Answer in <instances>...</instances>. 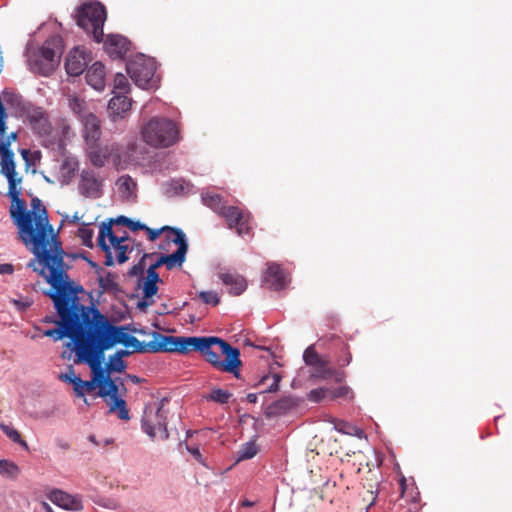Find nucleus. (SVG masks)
<instances>
[{"label": "nucleus", "instance_id": "obj_1", "mask_svg": "<svg viewBox=\"0 0 512 512\" xmlns=\"http://www.w3.org/2000/svg\"><path fill=\"white\" fill-rule=\"evenodd\" d=\"M69 268H49L44 274H39L50 285L47 295L53 300L59 316L57 327L44 331L43 335L55 341L70 338L76 353L90 337L91 312L94 307H87L80 302L78 294L83 292V287L70 279Z\"/></svg>", "mask_w": 512, "mask_h": 512}, {"label": "nucleus", "instance_id": "obj_2", "mask_svg": "<svg viewBox=\"0 0 512 512\" xmlns=\"http://www.w3.org/2000/svg\"><path fill=\"white\" fill-rule=\"evenodd\" d=\"M32 209L29 212H34L35 217L41 215L44 217L42 221L43 235H39L40 228L34 230V250L35 257L28 263V267L38 274H44L49 268L65 267L69 266L64 258L67 255L63 249L62 242L58 236V233L54 231L53 226L49 223L48 212L41 200L33 198L31 200Z\"/></svg>", "mask_w": 512, "mask_h": 512}, {"label": "nucleus", "instance_id": "obj_3", "mask_svg": "<svg viewBox=\"0 0 512 512\" xmlns=\"http://www.w3.org/2000/svg\"><path fill=\"white\" fill-rule=\"evenodd\" d=\"M22 117L45 148L64 151L67 141L73 136L72 127L66 119H59L52 125L48 112L42 107L24 105Z\"/></svg>", "mask_w": 512, "mask_h": 512}, {"label": "nucleus", "instance_id": "obj_4", "mask_svg": "<svg viewBox=\"0 0 512 512\" xmlns=\"http://www.w3.org/2000/svg\"><path fill=\"white\" fill-rule=\"evenodd\" d=\"M92 313V326L89 334L98 343L99 351H106L116 344L131 348V352H149L150 342H141L126 332L125 326H115L97 308Z\"/></svg>", "mask_w": 512, "mask_h": 512}, {"label": "nucleus", "instance_id": "obj_5", "mask_svg": "<svg viewBox=\"0 0 512 512\" xmlns=\"http://www.w3.org/2000/svg\"><path fill=\"white\" fill-rule=\"evenodd\" d=\"M18 186L19 185H8V196L12 201L9 212L13 223L18 229V239L35 256L34 230L32 224H34L36 229L40 228L39 235H43L42 221L44 217L38 215L35 218V213L27 210L25 200L20 198L21 188ZM37 233H39V231Z\"/></svg>", "mask_w": 512, "mask_h": 512}, {"label": "nucleus", "instance_id": "obj_6", "mask_svg": "<svg viewBox=\"0 0 512 512\" xmlns=\"http://www.w3.org/2000/svg\"><path fill=\"white\" fill-rule=\"evenodd\" d=\"M205 340L207 345L200 350L205 360L215 369L239 377V370L242 366L239 349L232 347L228 342L218 337H205Z\"/></svg>", "mask_w": 512, "mask_h": 512}, {"label": "nucleus", "instance_id": "obj_7", "mask_svg": "<svg viewBox=\"0 0 512 512\" xmlns=\"http://www.w3.org/2000/svg\"><path fill=\"white\" fill-rule=\"evenodd\" d=\"M61 54V38L58 36L50 37L41 47L28 50V67L33 73L49 76L58 67Z\"/></svg>", "mask_w": 512, "mask_h": 512}, {"label": "nucleus", "instance_id": "obj_8", "mask_svg": "<svg viewBox=\"0 0 512 512\" xmlns=\"http://www.w3.org/2000/svg\"><path fill=\"white\" fill-rule=\"evenodd\" d=\"M142 138L155 148H168L180 140V129L171 119L153 117L142 127Z\"/></svg>", "mask_w": 512, "mask_h": 512}, {"label": "nucleus", "instance_id": "obj_9", "mask_svg": "<svg viewBox=\"0 0 512 512\" xmlns=\"http://www.w3.org/2000/svg\"><path fill=\"white\" fill-rule=\"evenodd\" d=\"M106 19V9L99 1L86 2L77 9V25L92 35L97 43L104 41L103 26Z\"/></svg>", "mask_w": 512, "mask_h": 512}, {"label": "nucleus", "instance_id": "obj_10", "mask_svg": "<svg viewBox=\"0 0 512 512\" xmlns=\"http://www.w3.org/2000/svg\"><path fill=\"white\" fill-rule=\"evenodd\" d=\"M168 403L166 398L159 401L149 403L145 406L142 416V429L151 438L159 435L160 439L167 440L169 432L167 429V416L169 411L165 409Z\"/></svg>", "mask_w": 512, "mask_h": 512}, {"label": "nucleus", "instance_id": "obj_11", "mask_svg": "<svg viewBox=\"0 0 512 512\" xmlns=\"http://www.w3.org/2000/svg\"><path fill=\"white\" fill-rule=\"evenodd\" d=\"M156 62L144 55H137L126 65V71L131 80L142 89H156L159 78L155 75Z\"/></svg>", "mask_w": 512, "mask_h": 512}, {"label": "nucleus", "instance_id": "obj_12", "mask_svg": "<svg viewBox=\"0 0 512 512\" xmlns=\"http://www.w3.org/2000/svg\"><path fill=\"white\" fill-rule=\"evenodd\" d=\"M104 352L105 351H99L98 343L90 336L80 349H78L74 360L76 364H88L93 374L92 381H95L98 387L109 378L106 370L102 367Z\"/></svg>", "mask_w": 512, "mask_h": 512}, {"label": "nucleus", "instance_id": "obj_13", "mask_svg": "<svg viewBox=\"0 0 512 512\" xmlns=\"http://www.w3.org/2000/svg\"><path fill=\"white\" fill-rule=\"evenodd\" d=\"M223 217L230 229H235L239 236L249 235L252 230L251 226V214L248 211H244L238 206H228L227 209L222 212Z\"/></svg>", "mask_w": 512, "mask_h": 512}, {"label": "nucleus", "instance_id": "obj_14", "mask_svg": "<svg viewBox=\"0 0 512 512\" xmlns=\"http://www.w3.org/2000/svg\"><path fill=\"white\" fill-rule=\"evenodd\" d=\"M145 231L150 241H155L161 234H164L163 241L159 245V248L166 252L170 251L172 244L180 245L187 243L185 233L179 228L163 226L159 229H152L146 226Z\"/></svg>", "mask_w": 512, "mask_h": 512}, {"label": "nucleus", "instance_id": "obj_15", "mask_svg": "<svg viewBox=\"0 0 512 512\" xmlns=\"http://www.w3.org/2000/svg\"><path fill=\"white\" fill-rule=\"evenodd\" d=\"M113 219H110L108 222H103L100 225L99 235L97 239L98 247L105 253V261L104 264L106 266L114 265V258L112 252L110 250V245L106 243V238L109 239L110 244L121 245L124 244L125 241L128 240L127 235L116 236L112 230Z\"/></svg>", "mask_w": 512, "mask_h": 512}, {"label": "nucleus", "instance_id": "obj_16", "mask_svg": "<svg viewBox=\"0 0 512 512\" xmlns=\"http://www.w3.org/2000/svg\"><path fill=\"white\" fill-rule=\"evenodd\" d=\"M1 173L7 178L8 185H20L22 177L16 172L14 153L10 149L9 141L0 142Z\"/></svg>", "mask_w": 512, "mask_h": 512}, {"label": "nucleus", "instance_id": "obj_17", "mask_svg": "<svg viewBox=\"0 0 512 512\" xmlns=\"http://www.w3.org/2000/svg\"><path fill=\"white\" fill-rule=\"evenodd\" d=\"M78 188L84 197L97 199L103 194V180L93 170L84 169L80 174Z\"/></svg>", "mask_w": 512, "mask_h": 512}, {"label": "nucleus", "instance_id": "obj_18", "mask_svg": "<svg viewBox=\"0 0 512 512\" xmlns=\"http://www.w3.org/2000/svg\"><path fill=\"white\" fill-rule=\"evenodd\" d=\"M177 249L171 254L161 255L157 261L151 264L147 273L155 276H159L157 269L162 265H165L168 270H172L175 267H181L186 260V254L188 251V243L176 245Z\"/></svg>", "mask_w": 512, "mask_h": 512}, {"label": "nucleus", "instance_id": "obj_19", "mask_svg": "<svg viewBox=\"0 0 512 512\" xmlns=\"http://www.w3.org/2000/svg\"><path fill=\"white\" fill-rule=\"evenodd\" d=\"M86 153L92 165L97 168L103 167L114 155L119 157L118 148L115 144L100 145L98 142H94L87 145Z\"/></svg>", "mask_w": 512, "mask_h": 512}, {"label": "nucleus", "instance_id": "obj_20", "mask_svg": "<svg viewBox=\"0 0 512 512\" xmlns=\"http://www.w3.org/2000/svg\"><path fill=\"white\" fill-rule=\"evenodd\" d=\"M48 498L52 503L65 510L81 511L83 509L80 495H72L60 489H53L48 494Z\"/></svg>", "mask_w": 512, "mask_h": 512}, {"label": "nucleus", "instance_id": "obj_21", "mask_svg": "<svg viewBox=\"0 0 512 512\" xmlns=\"http://www.w3.org/2000/svg\"><path fill=\"white\" fill-rule=\"evenodd\" d=\"M264 281L269 284L272 290L280 291L289 283V279L282 267L274 262L267 264Z\"/></svg>", "mask_w": 512, "mask_h": 512}, {"label": "nucleus", "instance_id": "obj_22", "mask_svg": "<svg viewBox=\"0 0 512 512\" xmlns=\"http://www.w3.org/2000/svg\"><path fill=\"white\" fill-rule=\"evenodd\" d=\"M150 353L157 352H178L179 336H166L158 332H153V340L150 341Z\"/></svg>", "mask_w": 512, "mask_h": 512}, {"label": "nucleus", "instance_id": "obj_23", "mask_svg": "<svg viewBox=\"0 0 512 512\" xmlns=\"http://www.w3.org/2000/svg\"><path fill=\"white\" fill-rule=\"evenodd\" d=\"M130 42L122 35L109 34L104 41V47L106 52L112 58H122L129 50Z\"/></svg>", "mask_w": 512, "mask_h": 512}, {"label": "nucleus", "instance_id": "obj_24", "mask_svg": "<svg viewBox=\"0 0 512 512\" xmlns=\"http://www.w3.org/2000/svg\"><path fill=\"white\" fill-rule=\"evenodd\" d=\"M87 63L88 60L86 53L78 48H75L69 52L66 58L65 68L69 75L79 76L86 69Z\"/></svg>", "mask_w": 512, "mask_h": 512}, {"label": "nucleus", "instance_id": "obj_25", "mask_svg": "<svg viewBox=\"0 0 512 512\" xmlns=\"http://www.w3.org/2000/svg\"><path fill=\"white\" fill-rule=\"evenodd\" d=\"M84 126L83 137L86 145L99 142L101 137V123L99 118L93 113H89L82 118Z\"/></svg>", "mask_w": 512, "mask_h": 512}, {"label": "nucleus", "instance_id": "obj_26", "mask_svg": "<svg viewBox=\"0 0 512 512\" xmlns=\"http://www.w3.org/2000/svg\"><path fill=\"white\" fill-rule=\"evenodd\" d=\"M105 67L101 62H95L86 72V81L95 90L102 91L105 88Z\"/></svg>", "mask_w": 512, "mask_h": 512}, {"label": "nucleus", "instance_id": "obj_27", "mask_svg": "<svg viewBox=\"0 0 512 512\" xmlns=\"http://www.w3.org/2000/svg\"><path fill=\"white\" fill-rule=\"evenodd\" d=\"M132 101L124 94L115 95L110 99L108 109L114 121L117 118H122L123 115L131 108Z\"/></svg>", "mask_w": 512, "mask_h": 512}, {"label": "nucleus", "instance_id": "obj_28", "mask_svg": "<svg viewBox=\"0 0 512 512\" xmlns=\"http://www.w3.org/2000/svg\"><path fill=\"white\" fill-rule=\"evenodd\" d=\"M329 363L330 361L328 359L324 358L321 360V364L313 367L314 372L311 374V377L321 380L334 378L336 382H342L345 377V373L329 367Z\"/></svg>", "mask_w": 512, "mask_h": 512}, {"label": "nucleus", "instance_id": "obj_29", "mask_svg": "<svg viewBox=\"0 0 512 512\" xmlns=\"http://www.w3.org/2000/svg\"><path fill=\"white\" fill-rule=\"evenodd\" d=\"M219 278L225 286L229 287V293L233 295L242 294L247 288L246 279L239 274L220 273Z\"/></svg>", "mask_w": 512, "mask_h": 512}, {"label": "nucleus", "instance_id": "obj_30", "mask_svg": "<svg viewBox=\"0 0 512 512\" xmlns=\"http://www.w3.org/2000/svg\"><path fill=\"white\" fill-rule=\"evenodd\" d=\"M295 406L292 397H283L268 405L265 409V415L269 418L283 415Z\"/></svg>", "mask_w": 512, "mask_h": 512}, {"label": "nucleus", "instance_id": "obj_31", "mask_svg": "<svg viewBox=\"0 0 512 512\" xmlns=\"http://www.w3.org/2000/svg\"><path fill=\"white\" fill-rule=\"evenodd\" d=\"M205 337H182L179 336V353L187 354L191 351L200 352L206 347Z\"/></svg>", "mask_w": 512, "mask_h": 512}, {"label": "nucleus", "instance_id": "obj_32", "mask_svg": "<svg viewBox=\"0 0 512 512\" xmlns=\"http://www.w3.org/2000/svg\"><path fill=\"white\" fill-rule=\"evenodd\" d=\"M202 200L206 206L211 208L214 212H216L218 215H222V212H224L228 205L223 200V198L219 194L214 193H205L202 196Z\"/></svg>", "mask_w": 512, "mask_h": 512}, {"label": "nucleus", "instance_id": "obj_33", "mask_svg": "<svg viewBox=\"0 0 512 512\" xmlns=\"http://www.w3.org/2000/svg\"><path fill=\"white\" fill-rule=\"evenodd\" d=\"M161 281L162 280L160 276H155L147 273L146 277L142 280V283L140 284L143 292V298L149 299L153 297L158 291L157 283Z\"/></svg>", "mask_w": 512, "mask_h": 512}, {"label": "nucleus", "instance_id": "obj_34", "mask_svg": "<svg viewBox=\"0 0 512 512\" xmlns=\"http://www.w3.org/2000/svg\"><path fill=\"white\" fill-rule=\"evenodd\" d=\"M98 395L103 398L109 397L107 403L113 402L115 398H120L118 395V385L116 384V381L109 377L105 383L99 386Z\"/></svg>", "mask_w": 512, "mask_h": 512}, {"label": "nucleus", "instance_id": "obj_35", "mask_svg": "<svg viewBox=\"0 0 512 512\" xmlns=\"http://www.w3.org/2000/svg\"><path fill=\"white\" fill-rule=\"evenodd\" d=\"M271 380V384L264 388L261 393H273L279 390V383L281 381V376L277 373L274 374H266L262 376L259 381L254 385L255 388H260L263 385H266V382Z\"/></svg>", "mask_w": 512, "mask_h": 512}, {"label": "nucleus", "instance_id": "obj_36", "mask_svg": "<svg viewBox=\"0 0 512 512\" xmlns=\"http://www.w3.org/2000/svg\"><path fill=\"white\" fill-rule=\"evenodd\" d=\"M335 429L346 435L355 436L359 439L364 437V430L358 426L346 421H338L335 423Z\"/></svg>", "mask_w": 512, "mask_h": 512}, {"label": "nucleus", "instance_id": "obj_37", "mask_svg": "<svg viewBox=\"0 0 512 512\" xmlns=\"http://www.w3.org/2000/svg\"><path fill=\"white\" fill-rule=\"evenodd\" d=\"M109 413H118L121 420H129V410L127 409L126 401L123 398H115L113 402H108Z\"/></svg>", "mask_w": 512, "mask_h": 512}, {"label": "nucleus", "instance_id": "obj_38", "mask_svg": "<svg viewBox=\"0 0 512 512\" xmlns=\"http://www.w3.org/2000/svg\"><path fill=\"white\" fill-rule=\"evenodd\" d=\"M116 184L119 191L124 193L126 196L132 195L137 187V183L129 175H123L119 177Z\"/></svg>", "mask_w": 512, "mask_h": 512}, {"label": "nucleus", "instance_id": "obj_39", "mask_svg": "<svg viewBox=\"0 0 512 512\" xmlns=\"http://www.w3.org/2000/svg\"><path fill=\"white\" fill-rule=\"evenodd\" d=\"M98 282L100 287V293L111 292L117 290V283L115 282L114 275L107 272L106 275L99 273Z\"/></svg>", "mask_w": 512, "mask_h": 512}, {"label": "nucleus", "instance_id": "obj_40", "mask_svg": "<svg viewBox=\"0 0 512 512\" xmlns=\"http://www.w3.org/2000/svg\"><path fill=\"white\" fill-rule=\"evenodd\" d=\"M19 467L12 461L0 460V474L4 477L16 478L19 474Z\"/></svg>", "mask_w": 512, "mask_h": 512}, {"label": "nucleus", "instance_id": "obj_41", "mask_svg": "<svg viewBox=\"0 0 512 512\" xmlns=\"http://www.w3.org/2000/svg\"><path fill=\"white\" fill-rule=\"evenodd\" d=\"M0 429L1 431L6 435L8 436L13 442L15 443H18L20 444L21 446H23L25 449L28 448V445L26 443V441H24L22 438H21V435L20 433L14 429L12 426L8 425V424H4V423H0Z\"/></svg>", "mask_w": 512, "mask_h": 512}, {"label": "nucleus", "instance_id": "obj_42", "mask_svg": "<svg viewBox=\"0 0 512 512\" xmlns=\"http://www.w3.org/2000/svg\"><path fill=\"white\" fill-rule=\"evenodd\" d=\"M77 236L81 239V242L84 246L93 248L94 231L89 227L88 224H82V226L78 229Z\"/></svg>", "mask_w": 512, "mask_h": 512}, {"label": "nucleus", "instance_id": "obj_43", "mask_svg": "<svg viewBox=\"0 0 512 512\" xmlns=\"http://www.w3.org/2000/svg\"><path fill=\"white\" fill-rule=\"evenodd\" d=\"M95 381H84L80 377L79 379H76L75 383V393L79 397H83L85 393H91L96 389Z\"/></svg>", "mask_w": 512, "mask_h": 512}, {"label": "nucleus", "instance_id": "obj_44", "mask_svg": "<svg viewBox=\"0 0 512 512\" xmlns=\"http://www.w3.org/2000/svg\"><path fill=\"white\" fill-rule=\"evenodd\" d=\"M329 400H336L339 398L352 399L353 392L348 386H340L337 388H329Z\"/></svg>", "mask_w": 512, "mask_h": 512}, {"label": "nucleus", "instance_id": "obj_45", "mask_svg": "<svg viewBox=\"0 0 512 512\" xmlns=\"http://www.w3.org/2000/svg\"><path fill=\"white\" fill-rule=\"evenodd\" d=\"M303 359L306 365L315 367L318 364H321V360L324 358L320 356L313 346H309L303 354Z\"/></svg>", "mask_w": 512, "mask_h": 512}, {"label": "nucleus", "instance_id": "obj_46", "mask_svg": "<svg viewBox=\"0 0 512 512\" xmlns=\"http://www.w3.org/2000/svg\"><path fill=\"white\" fill-rule=\"evenodd\" d=\"M258 453V446L255 442L245 443L239 450L238 460H247L253 458Z\"/></svg>", "mask_w": 512, "mask_h": 512}, {"label": "nucleus", "instance_id": "obj_47", "mask_svg": "<svg viewBox=\"0 0 512 512\" xmlns=\"http://www.w3.org/2000/svg\"><path fill=\"white\" fill-rule=\"evenodd\" d=\"M231 397V393H229L227 390H223L221 388L213 389L208 397L206 399L214 401L216 403L220 404H226L229 402V399Z\"/></svg>", "mask_w": 512, "mask_h": 512}, {"label": "nucleus", "instance_id": "obj_48", "mask_svg": "<svg viewBox=\"0 0 512 512\" xmlns=\"http://www.w3.org/2000/svg\"><path fill=\"white\" fill-rule=\"evenodd\" d=\"M328 392H329V388H326V387H321V388L312 389V390L307 394V399H308L310 402L319 403V402H321L322 400L329 399Z\"/></svg>", "mask_w": 512, "mask_h": 512}, {"label": "nucleus", "instance_id": "obj_49", "mask_svg": "<svg viewBox=\"0 0 512 512\" xmlns=\"http://www.w3.org/2000/svg\"><path fill=\"white\" fill-rule=\"evenodd\" d=\"M126 368V364L123 359L116 357L115 355H111L109 358V362L107 363V370L123 372Z\"/></svg>", "mask_w": 512, "mask_h": 512}, {"label": "nucleus", "instance_id": "obj_50", "mask_svg": "<svg viewBox=\"0 0 512 512\" xmlns=\"http://www.w3.org/2000/svg\"><path fill=\"white\" fill-rule=\"evenodd\" d=\"M129 82L125 75L117 73L114 77V89L120 92L127 93L129 90Z\"/></svg>", "mask_w": 512, "mask_h": 512}, {"label": "nucleus", "instance_id": "obj_51", "mask_svg": "<svg viewBox=\"0 0 512 512\" xmlns=\"http://www.w3.org/2000/svg\"><path fill=\"white\" fill-rule=\"evenodd\" d=\"M199 298L206 304H211L216 306L220 303V298L218 294L214 291H201L199 293Z\"/></svg>", "mask_w": 512, "mask_h": 512}, {"label": "nucleus", "instance_id": "obj_52", "mask_svg": "<svg viewBox=\"0 0 512 512\" xmlns=\"http://www.w3.org/2000/svg\"><path fill=\"white\" fill-rule=\"evenodd\" d=\"M79 162L75 157H67L62 163V170L69 174H74L78 170Z\"/></svg>", "mask_w": 512, "mask_h": 512}, {"label": "nucleus", "instance_id": "obj_53", "mask_svg": "<svg viewBox=\"0 0 512 512\" xmlns=\"http://www.w3.org/2000/svg\"><path fill=\"white\" fill-rule=\"evenodd\" d=\"M110 245V248L113 247L117 253V261L119 264H123L124 262H126L128 260V256H127V251H128V246L126 244H121V245H117V244H109Z\"/></svg>", "mask_w": 512, "mask_h": 512}, {"label": "nucleus", "instance_id": "obj_54", "mask_svg": "<svg viewBox=\"0 0 512 512\" xmlns=\"http://www.w3.org/2000/svg\"><path fill=\"white\" fill-rule=\"evenodd\" d=\"M341 351L343 352V358H338L337 359V363L339 366H347L350 364L351 360H352V355L349 351V347L346 343L344 342H341Z\"/></svg>", "mask_w": 512, "mask_h": 512}, {"label": "nucleus", "instance_id": "obj_55", "mask_svg": "<svg viewBox=\"0 0 512 512\" xmlns=\"http://www.w3.org/2000/svg\"><path fill=\"white\" fill-rule=\"evenodd\" d=\"M11 303L17 308L18 311L24 312L33 304L32 299L24 297L20 299H12Z\"/></svg>", "mask_w": 512, "mask_h": 512}, {"label": "nucleus", "instance_id": "obj_56", "mask_svg": "<svg viewBox=\"0 0 512 512\" xmlns=\"http://www.w3.org/2000/svg\"><path fill=\"white\" fill-rule=\"evenodd\" d=\"M84 105H85L84 101L77 97H73V98L69 99V107L76 114H81L83 112Z\"/></svg>", "mask_w": 512, "mask_h": 512}, {"label": "nucleus", "instance_id": "obj_57", "mask_svg": "<svg viewBox=\"0 0 512 512\" xmlns=\"http://www.w3.org/2000/svg\"><path fill=\"white\" fill-rule=\"evenodd\" d=\"M147 256H148V255H147V254H145V255L143 256V258H142V259H144V258H145V257H147ZM142 261H143V260H141L138 264L134 265V266L130 269L129 274H130L131 276H137V275H139V274H142V273H143L144 266H143V264H142Z\"/></svg>", "mask_w": 512, "mask_h": 512}, {"label": "nucleus", "instance_id": "obj_58", "mask_svg": "<svg viewBox=\"0 0 512 512\" xmlns=\"http://www.w3.org/2000/svg\"><path fill=\"white\" fill-rule=\"evenodd\" d=\"M60 379L66 381V382L72 383L73 384V389L75 390L76 379H79V377L75 376L73 371L71 370L70 373H68V374H62L60 376Z\"/></svg>", "mask_w": 512, "mask_h": 512}, {"label": "nucleus", "instance_id": "obj_59", "mask_svg": "<svg viewBox=\"0 0 512 512\" xmlns=\"http://www.w3.org/2000/svg\"><path fill=\"white\" fill-rule=\"evenodd\" d=\"M14 271V267L12 264L5 263L0 264V274H12Z\"/></svg>", "mask_w": 512, "mask_h": 512}, {"label": "nucleus", "instance_id": "obj_60", "mask_svg": "<svg viewBox=\"0 0 512 512\" xmlns=\"http://www.w3.org/2000/svg\"><path fill=\"white\" fill-rule=\"evenodd\" d=\"M145 228H146L145 224L131 219L129 229H131L132 231L145 230Z\"/></svg>", "mask_w": 512, "mask_h": 512}, {"label": "nucleus", "instance_id": "obj_61", "mask_svg": "<svg viewBox=\"0 0 512 512\" xmlns=\"http://www.w3.org/2000/svg\"><path fill=\"white\" fill-rule=\"evenodd\" d=\"M113 223L121 224L129 228L131 219L126 216H119L115 220L113 219Z\"/></svg>", "mask_w": 512, "mask_h": 512}, {"label": "nucleus", "instance_id": "obj_62", "mask_svg": "<svg viewBox=\"0 0 512 512\" xmlns=\"http://www.w3.org/2000/svg\"><path fill=\"white\" fill-rule=\"evenodd\" d=\"M187 449H188V451H189V452H190V453L195 457V459H196L198 462H200V463H202V462H203V461H202V455H201V453H200V451H199V449H198V448H189V447H188Z\"/></svg>", "mask_w": 512, "mask_h": 512}, {"label": "nucleus", "instance_id": "obj_63", "mask_svg": "<svg viewBox=\"0 0 512 512\" xmlns=\"http://www.w3.org/2000/svg\"><path fill=\"white\" fill-rule=\"evenodd\" d=\"M84 258H85V260L88 262V264H89L92 268H94V269L96 270V272H97L98 274H99V273H101V272L103 271V269H102V268H101L97 263H95L94 261H92V260H90V259H88V258H86V257H84Z\"/></svg>", "mask_w": 512, "mask_h": 512}, {"label": "nucleus", "instance_id": "obj_64", "mask_svg": "<svg viewBox=\"0 0 512 512\" xmlns=\"http://www.w3.org/2000/svg\"><path fill=\"white\" fill-rule=\"evenodd\" d=\"M132 352L128 350H118L113 355H115L118 358L123 359V357L129 356Z\"/></svg>", "mask_w": 512, "mask_h": 512}]
</instances>
